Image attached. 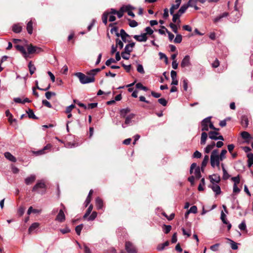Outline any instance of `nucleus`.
I'll list each match as a JSON object with an SVG mask.
<instances>
[{
  "label": "nucleus",
  "instance_id": "nucleus-1",
  "mask_svg": "<svg viewBox=\"0 0 253 253\" xmlns=\"http://www.w3.org/2000/svg\"><path fill=\"white\" fill-rule=\"evenodd\" d=\"M211 165L212 168L217 167L219 169L220 159L218 157V150H213L211 155Z\"/></svg>",
  "mask_w": 253,
  "mask_h": 253
},
{
  "label": "nucleus",
  "instance_id": "nucleus-2",
  "mask_svg": "<svg viewBox=\"0 0 253 253\" xmlns=\"http://www.w3.org/2000/svg\"><path fill=\"white\" fill-rule=\"evenodd\" d=\"M75 75L79 78V81L82 84L93 83L95 81L94 77L86 76L81 72L76 73Z\"/></svg>",
  "mask_w": 253,
  "mask_h": 253
},
{
  "label": "nucleus",
  "instance_id": "nucleus-3",
  "mask_svg": "<svg viewBox=\"0 0 253 253\" xmlns=\"http://www.w3.org/2000/svg\"><path fill=\"white\" fill-rule=\"evenodd\" d=\"M125 249L128 253H136V249L134 245L130 242H126Z\"/></svg>",
  "mask_w": 253,
  "mask_h": 253
},
{
  "label": "nucleus",
  "instance_id": "nucleus-4",
  "mask_svg": "<svg viewBox=\"0 0 253 253\" xmlns=\"http://www.w3.org/2000/svg\"><path fill=\"white\" fill-rule=\"evenodd\" d=\"M191 63L190 61V57L189 55H186L182 59L180 66L182 68L189 67L191 66Z\"/></svg>",
  "mask_w": 253,
  "mask_h": 253
},
{
  "label": "nucleus",
  "instance_id": "nucleus-5",
  "mask_svg": "<svg viewBox=\"0 0 253 253\" xmlns=\"http://www.w3.org/2000/svg\"><path fill=\"white\" fill-rule=\"evenodd\" d=\"M211 119V117H207L204 119L201 122L202 130L208 131L209 130V124L210 123V120Z\"/></svg>",
  "mask_w": 253,
  "mask_h": 253
},
{
  "label": "nucleus",
  "instance_id": "nucleus-6",
  "mask_svg": "<svg viewBox=\"0 0 253 253\" xmlns=\"http://www.w3.org/2000/svg\"><path fill=\"white\" fill-rule=\"evenodd\" d=\"M135 117V115L134 114H130L129 115L126 117L125 121L124 124L122 125V126L123 128H125L127 126L130 125L131 123V120L133 119Z\"/></svg>",
  "mask_w": 253,
  "mask_h": 253
},
{
  "label": "nucleus",
  "instance_id": "nucleus-7",
  "mask_svg": "<svg viewBox=\"0 0 253 253\" xmlns=\"http://www.w3.org/2000/svg\"><path fill=\"white\" fill-rule=\"evenodd\" d=\"M28 54H33V53H39L40 52H41L42 51V49L40 47H38L37 46H33L32 45V44H30L28 47Z\"/></svg>",
  "mask_w": 253,
  "mask_h": 253
},
{
  "label": "nucleus",
  "instance_id": "nucleus-8",
  "mask_svg": "<svg viewBox=\"0 0 253 253\" xmlns=\"http://www.w3.org/2000/svg\"><path fill=\"white\" fill-rule=\"evenodd\" d=\"M46 185L45 183L42 181L38 182L33 187L32 191H37L39 189H45Z\"/></svg>",
  "mask_w": 253,
  "mask_h": 253
},
{
  "label": "nucleus",
  "instance_id": "nucleus-9",
  "mask_svg": "<svg viewBox=\"0 0 253 253\" xmlns=\"http://www.w3.org/2000/svg\"><path fill=\"white\" fill-rule=\"evenodd\" d=\"M55 220L59 222H63L65 220V215L64 213L63 210H60L58 214L57 215Z\"/></svg>",
  "mask_w": 253,
  "mask_h": 253
},
{
  "label": "nucleus",
  "instance_id": "nucleus-10",
  "mask_svg": "<svg viewBox=\"0 0 253 253\" xmlns=\"http://www.w3.org/2000/svg\"><path fill=\"white\" fill-rule=\"evenodd\" d=\"M133 38L138 42H146L147 39V34H142L140 35H134Z\"/></svg>",
  "mask_w": 253,
  "mask_h": 253
},
{
  "label": "nucleus",
  "instance_id": "nucleus-11",
  "mask_svg": "<svg viewBox=\"0 0 253 253\" xmlns=\"http://www.w3.org/2000/svg\"><path fill=\"white\" fill-rule=\"evenodd\" d=\"M209 187L212 190L216 195L220 194L221 192L220 187L217 183H212V185H210Z\"/></svg>",
  "mask_w": 253,
  "mask_h": 253
},
{
  "label": "nucleus",
  "instance_id": "nucleus-12",
  "mask_svg": "<svg viewBox=\"0 0 253 253\" xmlns=\"http://www.w3.org/2000/svg\"><path fill=\"white\" fill-rule=\"evenodd\" d=\"M135 42H133L127 44L125 47L124 52H126L128 55H130V52L132 51Z\"/></svg>",
  "mask_w": 253,
  "mask_h": 253
},
{
  "label": "nucleus",
  "instance_id": "nucleus-13",
  "mask_svg": "<svg viewBox=\"0 0 253 253\" xmlns=\"http://www.w3.org/2000/svg\"><path fill=\"white\" fill-rule=\"evenodd\" d=\"M209 178L211 183H218L220 181V176L217 174L210 175Z\"/></svg>",
  "mask_w": 253,
  "mask_h": 253
},
{
  "label": "nucleus",
  "instance_id": "nucleus-14",
  "mask_svg": "<svg viewBox=\"0 0 253 253\" xmlns=\"http://www.w3.org/2000/svg\"><path fill=\"white\" fill-rule=\"evenodd\" d=\"M15 47L17 50H18L22 53L23 56L24 58H25L26 59L28 58V54L23 46L20 45H16Z\"/></svg>",
  "mask_w": 253,
  "mask_h": 253
},
{
  "label": "nucleus",
  "instance_id": "nucleus-15",
  "mask_svg": "<svg viewBox=\"0 0 253 253\" xmlns=\"http://www.w3.org/2000/svg\"><path fill=\"white\" fill-rule=\"evenodd\" d=\"M119 37H121L122 41L125 42H128L126 38L130 37V36L127 34L124 29H121L120 30V33L119 34Z\"/></svg>",
  "mask_w": 253,
  "mask_h": 253
},
{
  "label": "nucleus",
  "instance_id": "nucleus-16",
  "mask_svg": "<svg viewBox=\"0 0 253 253\" xmlns=\"http://www.w3.org/2000/svg\"><path fill=\"white\" fill-rule=\"evenodd\" d=\"M35 180L36 176L32 174L25 179V183L26 185H30L33 183L35 181Z\"/></svg>",
  "mask_w": 253,
  "mask_h": 253
},
{
  "label": "nucleus",
  "instance_id": "nucleus-17",
  "mask_svg": "<svg viewBox=\"0 0 253 253\" xmlns=\"http://www.w3.org/2000/svg\"><path fill=\"white\" fill-rule=\"evenodd\" d=\"M13 100L15 103L22 104H24L26 102L30 103L31 102V101L28 98H25L22 100V99L19 97H16L14 98Z\"/></svg>",
  "mask_w": 253,
  "mask_h": 253
},
{
  "label": "nucleus",
  "instance_id": "nucleus-18",
  "mask_svg": "<svg viewBox=\"0 0 253 253\" xmlns=\"http://www.w3.org/2000/svg\"><path fill=\"white\" fill-rule=\"evenodd\" d=\"M4 155L5 157L7 159L9 160L10 161L12 162H16V158L15 157H14L10 153H9L8 152H6L4 153Z\"/></svg>",
  "mask_w": 253,
  "mask_h": 253
},
{
  "label": "nucleus",
  "instance_id": "nucleus-19",
  "mask_svg": "<svg viewBox=\"0 0 253 253\" xmlns=\"http://www.w3.org/2000/svg\"><path fill=\"white\" fill-rule=\"evenodd\" d=\"M229 15V13L227 12H223L222 14L219 15V16L216 17L214 19V22L216 23L221 20V19L223 18L226 17Z\"/></svg>",
  "mask_w": 253,
  "mask_h": 253
},
{
  "label": "nucleus",
  "instance_id": "nucleus-20",
  "mask_svg": "<svg viewBox=\"0 0 253 253\" xmlns=\"http://www.w3.org/2000/svg\"><path fill=\"white\" fill-rule=\"evenodd\" d=\"M215 143L214 142H212L211 143L209 144L207 146V147L205 148L204 151L205 153L208 154L215 147Z\"/></svg>",
  "mask_w": 253,
  "mask_h": 253
},
{
  "label": "nucleus",
  "instance_id": "nucleus-21",
  "mask_svg": "<svg viewBox=\"0 0 253 253\" xmlns=\"http://www.w3.org/2000/svg\"><path fill=\"white\" fill-rule=\"evenodd\" d=\"M208 134L210 139L216 140L217 135H218L219 133L215 131H211Z\"/></svg>",
  "mask_w": 253,
  "mask_h": 253
},
{
  "label": "nucleus",
  "instance_id": "nucleus-22",
  "mask_svg": "<svg viewBox=\"0 0 253 253\" xmlns=\"http://www.w3.org/2000/svg\"><path fill=\"white\" fill-rule=\"evenodd\" d=\"M96 206L98 210L101 209L103 207V201L99 197H97L95 200Z\"/></svg>",
  "mask_w": 253,
  "mask_h": 253
},
{
  "label": "nucleus",
  "instance_id": "nucleus-23",
  "mask_svg": "<svg viewBox=\"0 0 253 253\" xmlns=\"http://www.w3.org/2000/svg\"><path fill=\"white\" fill-rule=\"evenodd\" d=\"M208 137V134L206 132H203L201 134L200 143L201 145L206 144V140Z\"/></svg>",
  "mask_w": 253,
  "mask_h": 253
},
{
  "label": "nucleus",
  "instance_id": "nucleus-24",
  "mask_svg": "<svg viewBox=\"0 0 253 253\" xmlns=\"http://www.w3.org/2000/svg\"><path fill=\"white\" fill-rule=\"evenodd\" d=\"M169 244V242L167 241L163 244L158 245L157 247V249L159 251H163L165 249V247L168 246Z\"/></svg>",
  "mask_w": 253,
  "mask_h": 253
},
{
  "label": "nucleus",
  "instance_id": "nucleus-25",
  "mask_svg": "<svg viewBox=\"0 0 253 253\" xmlns=\"http://www.w3.org/2000/svg\"><path fill=\"white\" fill-rule=\"evenodd\" d=\"M130 111V110L128 108L122 109L120 110V116L122 118H125L127 114L129 113Z\"/></svg>",
  "mask_w": 253,
  "mask_h": 253
},
{
  "label": "nucleus",
  "instance_id": "nucleus-26",
  "mask_svg": "<svg viewBox=\"0 0 253 253\" xmlns=\"http://www.w3.org/2000/svg\"><path fill=\"white\" fill-rule=\"evenodd\" d=\"M209 160V156L205 155L204 158V159L202 161V165H201V169L202 171L204 170L205 167L207 166V165L208 163Z\"/></svg>",
  "mask_w": 253,
  "mask_h": 253
},
{
  "label": "nucleus",
  "instance_id": "nucleus-27",
  "mask_svg": "<svg viewBox=\"0 0 253 253\" xmlns=\"http://www.w3.org/2000/svg\"><path fill=\"white\" fill-rule=\"evenodd\" d=\"M248 160V166L251 167L253 165V154L249 153L247 155Z\"/></svg>",
  "mask_w": 253,
  "mask_h": 253
},
{
  "label": "nucleus",
  "instance_id": "nucleus-28",
  "mask_svg": "<svg viewBox=\"0 0 253 253\" xmlns=\"http://www.w3.org/2000/svg\"><path fill=\"white\" fill-rule=\"evenodd\" d=\"M39 223L37 222H35L33 223L28 229L29 233L31 234L33 231H34L35 229L38 228L39 226Z\"/></svg>",
  "mask_w": 253,
  "mask_h": 253
},
{
  "label": "nucleus",
  "instance_id": "nucleus-29",
  "mask_svg": "<svg viewBox=\"0 0 253 253\" xmlns=\"http://www.w3.org/2000/svg\"><path fill=\"white\" fill-rule=\"evenodd\" d=\"M26 112L29 118L33 119H38V117H37L35 116L33 111L32 109H28V111H27Z\"/></svg>",
  "mask_w": 253,
  "mask_h": 253
},
{
  "label": "nucleus",
  "instance_id": "nucleus-30",
  "mask_svg": "<svg viewBox=\"0 0 253 253\" xmlns=\"http://www.w3.org/2000/svg\"><path fill=\"white\" fill-rule=\"evenodd\" d=\"M28 68L29 69V72L30 74L33 75L35 71H36V67L33 64H32V61H30L28 64Z\"/></svg>",
  "mask_w": 253,
  "mask_h": 253
},
{
  "label": "nucleus",
  "instance_id": "nucleus-31",
  "mask_svg": "<svg viewBox=\"0 0 253 253\" xmlns=\"http://www.w3.org/2000/svg\"><path fill=\"white\" fill-rule=\"evenodd\" d=\"M27 30L29 34H32L33 33V22L30 20L27 24Z\"/></svg>",
  "mask_w": 253,
  "mask_h": 253
},
{
  "label": "nucleus",
  "instance_id": "nucleus-32",
  "mask_svg": "<svg viewBox=\"0 0 253 253\" xmlns=\"http://www.w3.org/2000/svg\"><path fill=\"white\" fill-rule=\"evenodd\" d=\"M22 27L18 24H15L12 27V30L14 33H19L21 31Z\"/></svg>",
  "mask_w": 253,
  "mask_h": 253
},
{
  "label": "nucleus",
  "instance_id": "nucleus-33",
  "mask_svg": "<svg viewBox=\"0 0 253 253\" xmlns=\"http://www.w3.org/2000/svg\"><path fill=\"white\" fill-rule=\"evenodd\" d=\"M227 151L226 149H223L221 151L220 154H218V157L221 161H222L226 158V154Z\"/></svg>",
  "mask_w": 253,
  "mask_h": 253
},
{
  "label": "nucleus",
  "instance_id": "nucleus-34",
  "mask_svg": "<svg viewBox=\"0 0 253 253\" xmlns=\"http://www.w3.org/2000/svg\"><path fill=\"white\" fill-rule=\"evenodd\" d=\"M241 124L244 127H247L249 125V121L247 117H243L241 120Z\"/></svg>",
  "mask_w": 253,
  "mask_h": 253
},
{
  "label": "nucleus",
  "instance_id": "nucleus-35",
  "mask_svg": "<svg viewBox=\"0 0 253 253\" xmlns=\"http://www.w3.org/2000/svg\"><path fill=\"white\" fill-rule=\"evenodd\" d=\"M109 14V13H108L107 11H106V12H104V13L102 15V22L105 25H106L107 23V19H108V16Z\"/></svg>",
  "mask_w": 253,
  "mask_h": 253
},
{
  "label": "nucleus",
  "instance_id": "nucleus-36",
  "mask_svg": "<svg viewBox=\"0 0 253 253\" xmlns=\"http://www.w3.org/2000/svg\"><path fill=\"white\" fill-rule=\"evenodd\" d=\"M5 115H6V117H8V121L10 123H12L13 121H14L15 120V119H12L13 116L10 113V112H9V111L8 110H7L5 111Z\"/></svg>",
  "mask_w": 253,
  "mask_h": 253
},
{
  "label": "nucleus",
  "instance_id": "nucleus-37",
  "mask_svg": "<svg viewBox=\"0 0 253 253\" xmlns=\"http://www.w3.org/2000/svg\"><path fill=\"white\" fill-rule=\"evenodd\" d=\"M188 7L189 6L187 4H184L181 6L178 11L180 14H182L186 11Z\"/></svg>",
  "mask_w": 253,
  "mask_h": 253
},
{
  "label": "nucleus",
  "instance_id": "nucleus-38",
  "mask_svg": "<svg viewBox=\"0 0 253 253\" xmlns=\"http://www.w3.org/2000/svg\"><path fill=\"white\" fill-rule=\"evenodd\" d=\"M241 136L243 139L246 140L249 139L251 138L250 133L247 131H243L241 133Z\"/></svg>",
  "mask_w": 253,
  "mask_h": 253
},
{
  "label": "nucleus",
  "instance_id": "nucleus-39",
  "mask_svg": "<svg viewBox=\"0 0 253 253\" xmlns=\"http://www.w3.org/2000/svg\"><path fill=\"white\" fill-rule=\"evenodd\" d=\"M116 45L119 47L120 49H122L124 46V43L119 38L116 39Z\"/></svg>",
  "mask_w": 253,
  "mask_h": 253
},
{
  "label": "nucleus",
  "instance_id": "nucleus-40",
  "mask_svg": "<svg viewBox=\"0 0 253 253\" xmlns=\"http://www.w3.org/2000/svg\"><path fill=\"white\" fill-rule=\"evenodd\" d=\"M226 216L223 211L221 212L220 218L224 224L228 223V221L226 219Z\"/></svg>",
  "mask_w": 253,
  "mask_h": 253
},
{
  "label": "nucleus",
  "instance_id": "nucleus-41",
  "mask_svg": "<svg viewBox=\"0 0 253 253\" xmlns=\"http://www.w3.org/2000/svg\"><path fill=\"white\" fill-rule=\"evenodd\" d=\"M51 148V145L50 144H47L44 147V148L38 152V153L39 154H42L44 153V151L46 150H49Z\"/></svg>",
  "mask_w": 253,
  "mask_h": 253
},
{
  "label": "nucleus",
  "instance_id": "nucleus-42",
  "mask_svg": "<svg viewBox=\"0 0 253 253\" xmlns=\"http://www.w3.org/2000/svg\"><path fill=\"white\" fill-rule=\"evenodd\" d=\"M197 212V207L196 206H193L187 211V214H189L190 213H196Z\"/></svg>",
  "mask_w": 253,
  "mask_h": 253
},
{
  "label": "nucleus",
  "instance_id": "nucleus-43",
  "mask_svg": "<svg viewBox=\"0 0 253 253\" xmlns=\"http://www.w3.org/2000/svg\"><path fill=\"white\" fill-rule=\"evenodd\" d=\"M163 231L166 234L169 233L171 229V226L170 225H167L164 224L163 225Z\"/></svg>",
  "mask_w": 253,
  "mask_h": 253
},
{
  "label": "nucleus",
  "instance_id": "nucleus-44",
  "mask_svg": "<svg viewBox=\"0 0 253 253\" xmlns=\"http://www.w3.org/2000/svg\"><path fill=\"white\" fill-rule=\"evenodd\" d=\"M194 174L196 177L198 179H199L201 177L200 169L199 167H198L196 168L194 171Z\"/></svg>",
  "mask_w": 253,
  "mask_h": 253
},
{
  "label": "nucleus",
  "instance_id": "nucleus-45",
  "mask_svg": "<svg viewBox=\"0 0 253 253\" xmlns=\"http://www.w3.org/2000/svg\"><path fill=\"white\" fill-rule=\"evenodd\" d=\"M172 15H173L172 21L174 23L176 22L177 20L179 19V17L182 15L178 11L176 14L173 13Z\"/></svg>",
  "mask_w": 253,
  "mask_h": 253
},
{
  "label": "nucleus",
  "instance_id": "nucleus-46",
  "mask_svg": "<svg viewBox=\"0 0 253 253\" xmlns=\"http://www.w3.org/2000/svg\"><path fill=\"white\" fill-rule=\"evenodd\" d=\"M205 178H203L201 179V182H200V184L199 185V186L198 188V190L200 191H203L204 188H203V186L205 185Z\"/></svg>",
  "mask_w": 253,
  "mask_h": 253
},
{
  "label": "nucleus",
  "instance_id": "nucleus-47",
  "mask_svg": "<svg viewBox=\"0 0 253 253\" xmlns=\"http://www.w3.org/2000/svg\"><path fill=\"white\" fill-rule=\"evenodd\" d=\"M92 209H93V206H92V205H90L89 206V207L88 208L85 213L84 215V218H86L89 216V215L90 214V213L92 210Z\"/></svg>",
  "mask_w": 253,
  "mask_h": 253
},
{
  "label": "nucleus",
  "instance_id": "nucleus-48",
  "mask_svg": "<svg viewBox=\"0 0 253 253\" xmlns=\"http://www.w3.org/2000/svg\"><path fill=\"white\" fill-rule=\"evenodd\" d=\"M137 71L138 72L142 74H144L145 73L143 66L140 64H138L137 66Z\"/></svg>",
  "mask_w": 253,
  "mask_h": 253
},
{
  "label": "nucleus",
  "instance_id": "nucleus-49",
  "mask_svg": "<svg viewBox=\"0 0 253 253\" xmlns=\"http://www.w3.org/2000/svg\"><path fill=\"white\" fill-rule=\"evenodd\" d=\"M182 40V36L180 34H178L176 36L174 40V42L175 43H179L181 42Z\"/></svg>",
  "mask_w": 253,
  "mask_h": 253
},
{
  "label": "nucleus",
  "instance_id": "nucleus-50",
  "mask_svg": "<svg viewBox=\"0 0 253 253\" xmlns=\"http://www.w3.org/2000/svg\"><path fill=\"white\" fill-rule=\"evenodd\" d=\"M55 95L56 93L54 92L51 91H47L45 94V96L47 99H50L52 96Z\"/></svg>",
  "mask_w": 253,
  "mask_h": 253
},
{
  "label": "nucleus",
  "instance_id": "nucleus-51",
  "mask_svg": "<svg viewBox=\"0 0 253 253\" xmlns=\"http://www.w3.org/2000/svg\"><path fill=\"white\" fill-rule=\"evenodd\" d=\"M198 0H189L187 3L189 7H193L196 5Z\"/></svg>",
  "mask_w": 253,
  "mask_h": 253
},
{
  "label": "nucleus",
  "instance_id": "nucleus-52",
  "mask_svg": "<svg viewBox=\"0 0 253 253\" xmlns=\"http://www.w3.org/2000/svg\"><path fill=\"white\" fill-rule=\"evenodd\" d=\"M97 215V213L96 211H93L91 215L88 218V221H92L95 219Z\"/></svg>",
  "mask_w": 253,
  "mask_h": 253
},
{
  "label": "nucleus",
  "instance_id": "nucleus-53",
  "mask_svg": "<svg viewBox=\"0 0 253 253\" xmlns=\"http://www.w3.org/2000/svg\"><path fill=\"white\" fill-rule=\"evenodd\" d=\"M83 224H80L79 225H78L75 228V230H76V232L77 233V234L78 235H80L81 234V231L83 229Z\"/></svg>",
  "mask_w": 253,
  "mask_h": 253
},
{
  "label": "nucleus",
  "instance_id": "nucleus-54",
  "mask_svg": "<svg viewBox=\"0 0 253 253\" xmlns=\"http://www.w3.org/2000/svg\"><path fill=\"white\" fill-rule=\"evenodd\" d=\"M129 26L131 27H135L138 25L137 22L134 20L128 19Z\"/></svg>",
  "mask_w": 253,
  "mask_h": 253
},
{
  "label": "nucleus",
  "instance_id": "nucleus-55",
  "mask_svg": "<svg viewBox=\"0 0 253 253\" xmlns=\"http://www.w3.org/2000/svg\"><path fill=\"white\" fill-rule=\"evenodd\" d=\"M229 241L231 242V248L233 250H237L238 249V245L236 243L234 242L233 241L231 240V239H227Z\"/></svg>",
  "mask_w": 253,
  "mask_h": 253
},
{
  "label": "nucleus",
  "instance_id": "nucleus-56",
  "mask_svg": "<svg viewBox=\"0 0 253 253\" xmlns=\"http://www.w3.org/2000/svg\"><path fill=\"white\" fill-rule=\"evenodd\" d=\"M239 228L242 230L244 231L246 229V224L245 223V221L244 220L239 225Z\"/></svg>",
  "mask_w": 253,
  "mask_h": 253
},
{
  "label": "nucleus",
  "instance_id": "nucleus-57",
  "mask_svg": "<svg viewBox=\"0 0 253 253\" xmlns=\"http://www.w3.org/2000/svg\"><path fill=\"white\" fill-rule=\"evenodd\" d=\"M169 26L171 28L172 31L174 33L177 34L178 33V31H177L178 28H177V26L175 24H173V23H170L169 24Z\"/></svg>",
  "mask_w": 253,
  "mask_h": 253
},
{
  "label": "nucleus",
  "instance_id": "nucleus-58",
  "mask_svg": "<svg viewBox=\"0 0 253 253\" xmlns=\"http://www.w3.org/2000/svg\"><path fill=\"white\" fill-rule=\"evenodd\" d=\"M124 7H122L121 8L119 11H117L116 14L117 15L118 17L120 18H121L124 14Z\"/></svg>",
  "mask_w": 253,
  "mask_h": 253
},
{
  "label": "nucleus",
  "instance_id": "nucleus-59",
  "mask_svg": "<svg viewBox=\"0 0 253 253\" xmlns=\"http://www.w3.org/2000/svg\"><path fill=\"white\" fill-rule=\"evenodd\" d=\"M231 179L232 181H233L234 182V184H236V185L238 184L240 181L239 175H238L235 177H233Z\"/></svg>",
  "mask_w": 253,
  "mask_h": 253
},
{
  "label": "nucleus",
  "instance_id": "nucleus-60",
  "mask_svg": "<svg viewBox=\"0 0 253 253\" xmlns=\"http://www.w3.org/2000/svg\"><path fill=\"white\" fill-rule=\"evenodd\" d=\"M158 102L159 103H160L164 106H166L168 103L167 101L165 98H163L159 99Z\"/></svg>",
  "mask_w": 253,
  "mask_h": 253
},
{
  "label": "nucleus",
  "instance_id": "nucleus-61",
  "mask_svg": "<svg viewBox=\"0 0 253 253\" xmlns=\"http://www.w3.org/2000/svg\"><path fill=\"white\" fill-rule=\"evenodd\" d=\"M110 32L112 34H113L114 33H115L116 36L118 37H119V33H118V28L117 27H113L111 29Z\"/></svg>",
  "mask_w": 253,
  "mask_h": 253
},
{
  "label": "nucleus",
  "instance_id": "nucleus-62",
  "mask_svg": "<svg viewBox=\"0 0 253 253\" xmlns=\"http://www.w3.org/2000/svg\"><path fill=\"white\" fill-rule=\"evenodd\" d=\"M42 103L43 105H44V106H45L46 107H47L48 108H52V105L50 104V103L46 100H43L42 101Z\"/></svg>",
  "mask_w": 253,
  "mask_h": 253
},
{
  "label": "nucleus",
  "instance_id": "nucleus-63",
  "mask_svg": "<svg viewBox=\"0 0 253 253\" xmlns=\"http://www.w3.org/2000/svg\"><path fill=\"white\" fill-rule=\"evenodd\" d=\"M178 8L177 5L172 4L170 8L169 11L170 14H173L175 10Z\"/></svg>",
  "mask_w": 253,
  "mask_h": 253
},
{
  "label": "nucleus",
  "instance_id": "nucleus-64",
  "mask_svg": "<svg viewBox=\"0 0 253 253\" xmlns=\"http://www.w3.org/2000/svg\"><path fill=\"white\" fill-rule=\"evenodd\" d=\"M145 31L146 32L145 34H147V35H151L153 33V30L149 27H147L145 28Z\"/></svg>",
  "mask_w": 253,
  "mask_h": 253
}]
</instances>
